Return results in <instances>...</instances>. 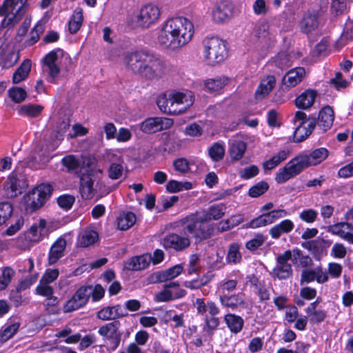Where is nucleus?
I'll use <instances>...</instances> for the list:
<instances>
[{
	"mask_svg": "<svg viewBox=\"0 0 353 353\" xmlns=\"http://www.w3.org/2000/svg\"><path fill=\"white\" fill-rule=\"evenodd\" d=\"M126 315L127 314L121 312V306L120 305H117L113 307H103L97 313L98 318L103 321L116 319Z\"/></svg>",
	"mask_w": 353,
	"mask_h": 353,
	"instance_id": "a878e982",
	"label": "nucleus"
},
{
	"mask_svg": "<svg viewBox=\"0 0 353 353\" xmlns=\"http://www.w3.org/2000/svg\"><path fill=\"white\" fill-rule=\"evenodd\" d=\"M89 293H90V290L85 286L79 288L72 297L64 305V312H70L85 305L90 299Z\"/></svg>",
	"mask_w": 353,
	"mask_h": 353,
	"instance_id": "9d476101",
	"label": "nucleus"
},
{
	"mask_svg": "<svg viewBox=\"0 0 353 353\" xmlns=\"http://www.w3.org/2000/svg\"><path fill=\"white\" fill-rule=\"evenodd\" d=\"M224 319L232 332L237 334L242 330L244 321L241 316L234 314H228L225 316Z\"/></svg>",
	"mask_w": 353,
	"mask_h": 353,
	"instance_id": "7c9ffc66",
	"label": "nucleus"
},
{
	"mask_svg": "<svg viewBox=\"0 0 353 353\" xmlns=\"http://www.w3.org/2000/svg\"><path fill=\"white\" fill-rule=\"evenodd\" d=\"M194 26L184 17H175L167 20L162 26L157 37L161 46L175 50L188 44L192 39Z\"/></svg>",
	"mask_w": 353,
	"mask_h": 353,
	"instance_id": "f03ea898",
	"label": "nucleus"
},
{
	"mask_svg": "<svg viewBox=\"0 0 353 353\" xmlns=\"http://www.w3.org/2000/svg\"><path fill=\"white\" fill-rule=\"evenodd\" d=\"M185 230L192 234L196 241H201L210 239L214 234V225L204 220L201 216L195 221L188 224Z\"/></svg>",
	"mask_w": 353,
	"mask_h": 353,
	"instance_id": "0eeeda50",
	"label": "nucleus"
},
{
	"mask_svg": "<svg viewBox=\"0 0 353 353\" xmlns=\"http://www.w3.org/2000/svg\"><path fill=\"white\" fill-rule=\"evenodd\" d=\"M128 70L147 80L159 79L166 72V65L159 56L145 50L128 52L123 57Z\"/></svg>",
	"mask_w": 353,
	"mask_h": 353,
	"instance_id": "f257e3e1",
	"label": "nucleus"
},
{
	"mask_svg": "<svg viewBox=\"0 0 353 353\" xmlns=\"http://www.w3.org/2000/svg\"><path fill=\"white\" fill-rule=\"evenodd\" d=\"M43 108V106L40 105H24L21 106L19 110V113L21 115H26L30 117H36L40 114Z\"/></svg>",
	"mask_w": 353,
	"mask_h": 353,
	"instance_id": "a19ab883",
	"label": "nucleus"
},
{
	"mask_svg": "<svg viewBox=\"0 0 353 353\" xmlns=\"http://www.w3.org/2000/svg\"><path fill=\"white\" fill-rule=\"evenodd\" d=\"M226 207L223 204L212 205L202 214L203 219L210 222L212 219L218 220L224 216Z\"/></svg>",
	"mask_w": 353,
	"mask_h": 353,
	"instance_id": "2f4dec72",
	"label": "nucleus"
},
{
	"mask_svg": "<svg viewBox=\"0 0 353 353\" xmlns=\"http://www.w3.org/2000/svg\"><path fill=\"white\" fill-rule=\"evenodd\" d=\"M268 188L269 185L267 182L261 181L250 188L248 194L251 197H258L264 194Z\"/></svg>",
	"mask_w": 353,
	"mask_h": 353,
	"instance_id": "603ef678",
	"label": "nucleus"
},
{
	"mask_svg": "<svg viewBox=\"0 0 353 353\" xmlns=\"http://www.w3.org/2000/svg\"><path fill=\"white\" fill-rule=\"evenodd\" d=\"M317 92L314 90L308 89L301 94L295 99V105L301 109H308L314 103Z\"/></svg>",
	"mask_w": 353,
	"mask_h": 353,
	"instance_id": "5701e85b",
	"label": "nucleus"
},
{
	"mask_svg": "<svg viewBox=\"0 0 353 353\" xmlns=\"http://www.w3.org/2000/svg\"><path fill=\"white\" fill-rule=\"evenodd\" d=\"M268 224H270V218L268 216L267 213H263L259 216L257 218L252 220L248 224V226L252 228H256L267 225Z\"/></svg>",
	"mask_w": 353,
	"mask_h": 353,
	"instance_id": "13d9d810",
	"label": "nucleus"
},
{
	"mask_svg": "<svg viewBox=\"0 0 353 353\" xmlns=\"http://www.w3.org/2000/svg\"><path fill=\"white\" fill-rule=\"evenodd\" d=\"M276 80L274 77L269 76L267 79L262 81L258 87L255 94L256 97L263 98L268 95L275 85Z\"/></svg>",
	"mask_w": 353,
	"mask_h": 353,
	"instance_id": "c9c22d12",
	"label": "nucleus"
},
{
	"mask_svg": "<svg viewBox=\"0 0 353 353\" xmlns=\"http://www.w3.org/2000/svg\"><path fill=\"white\" fill-rule=\"evenodd\" d=\"M342 222L335 223L332 225H330L327 228V231L332 232L334 234L339 236L341 238L349 242L350 239H352V232H345L342 230L343 228Z\"/></svg>",
	"mask_w": 353,
	"mask_h": 353,
	"instance_id": "de8ad7c7",
	"label": "nucleus"
},
{
	"mask_svg": "<svg viewBox=\"0 0 353 353\" xmlns=\"http://www.w3.org/2000/svg\"><path fill=\"white\" fill-rule=\"evenodd\" d=\"M67 241L61 236L58 238L51 245L48 256V263L49 265H53L61 259L65 254Z\"/></svg>",
	"mask_w": 353,
	"mask_h": 353,
	"instance_id": "aec40b11",
	"label": "nucleus"
},
{
	"mask_svg": "<svg viewBox=\"0 0 353 353\" xmlns=\"http://www.w3.org/2000/svg\"><path fill=\"white\" fill-rule=\"evenodd\" d=\"M208 154L213 161L217 162L223 159L225 149L221 143H215L209 148Z\"/></svg>",
	"mask_w": 353,
	"mask_h": 353,
	"instance_id": "37998d69",
	"label": "nucleus"
},
{
	"mask_svg": "<svg viewBox=\"0 0 353 353\" xmlns=\"http://www.w3.org/2000/svg\"><path fill=\"white\" fill-rule=\"evenodd\" d=\"M44 234L45 233L41 231L37 225H32L29 230L28 237L30 241L37 243L43 239Z\"/></svg>",
	"mask_w": 353,
	"mask_h": 353,
	"instance_id": "0e129e2a",
	"label": "nucleus"
},
{
	"mask_svg": "<svg viewBox=\"0 0 353 353\" xmlns=\"http://www.w3.org/2000/svg\"><path fill=\"white\" fill-rule=\"evenodd\" d=\"M221 303L226 307L232 309H235L239 305L245 304L243 295L242 294H237L233 295H221L219 297Z\"/></svg>",
	"mask_w": 353,
	"mask_h": 353,
	"instance_id": "c756f323",
	"label": "nucleus"
},
{
	"mask_svg": "<svg viewBox=\"0 0 353 353\" xmlns=\"http://www.w3.org/2000/svg\"><path fill=\"white\" fill-rule=\"evenodd\" d=\"M43 26L41 23H38L30 32V37L26 42L27 46H32L36 43L39 41L40 35L43 32Z\"/></svg>",
	"mask_w": 353,
	"mask_h": 353,
	"instance_id": "09e8293b",
	"label": "nucleus"
},
{
	"mask_svg": "<svg viewBox=\"0 0 353 353\" xmlns=\"http://www.w3.org/2000/svg\"><path fill=\"white\" fill-rule=\"evenodd\" d=\"M305 74L303 68H296L288 71L283 78V84L288 88H291L300 83Z\"/></svg>",
	"mask_w": 353,
	"mask_h": 353,
	"instance_id": "4be33fe9",
	"label": "nucleus"
},
{
	"mask_svg": "<svg viewBox=\"0 0 353 353\" xmlns=\"http://www.w3.org/2000/svg\"><path fill=\"white\" fill-rule=\"evenodd\" d=\"M59 274V272L58 269H48L42 276L40 283L49 284L55 281L58 278Z\"/></svg>",
	"mask_w": 353,
	"mask_h": 353,
	"instance_id": "e2e57ef3",
	"label": "nucleus"
},
{
	"mask_svg": "<svg viewBox=\"0 0 353 353\" xmlns=\"http://www.w3.org/2000/svg\"><path fill=\"white\" fill-rule=\"evenodd\" d=\"M9 97L15 103H20L23 102L26 97V91L20 87H12L8 91Z\"/></svg>",
	"mask_w": 353,
	"mask_h": 353,
	"instance_id": "79ce46f5",
	"label": "nucleus"
},
{
	"mask_svg": "<svg viewBox=\"0 0 353 353\" xmlns=\"http://www.w3.org/2000/svg\"><path fill=\"white\" fill-rule=\"evenodd\" d=\"M171 101L170 97H166L165 94H163L159 97L157 101V104L160 109V110L164 113L168 112H176V110H172V108H168L170 102Z\"/></svg>",
	"mask_w": 353,
	"mask_h": 353,
	"instance_id": "bf43d9fd",
	"label": "nucleus"
},
{
	"mask_svg": "<svg viewBox=\"0 0 353 353\" xmlns=\"http://www.w3.org/2000/svg\"><path fill=\"white\" fill-rule=\"evenodd\" d=\"M185 294L186 292L183 289L172 291L163 288V290L156 294L155 300L158 302H167L173 299L182 298L185 296Z\"/></svg>",
	"mask_w": 353,
	"mask_h": 353,
	"instance_id": "cd10ccee",
	"label": "nucleus"
},
{
	"mask_svg": "<svg viewBox=\"0 0 353 353\" xmlns=\"http://www.w3.org/2000/svg\"><path fill=\"white\" fill-rule=\"evenodd\" d=\"M331 244L330 240L316 238L314 240L303 242L301 247L310 252L315 259L320 260L326 254V250Z\"/></svg>",
	"mask_w": 353,
	"mask_h": 353,
	"instance_id": "f8f14e48",
	"label": "nucleus"
},
{
	"mask_svg": "<svg viewBox=\"0 0 353 353\" xmlns=\"http://www.w3.org/2000/svg\"><path fill=\"white\" fill-rule=\"evenodd\" d=\"M259 168L256 165H252L243 168L240 172V177L244 179H249L256 176L259 174Z\"/></svg>",
	"mask_w": 353,
	"mask_h": 353,
	"instance_id": "338daca9",
	"label": "nucleus"
},
{
	"mask_svg": "<svg viewBox=\"0 0 353 353\" xmlns=\"http://www.w3.org/2000/svg\"><path fill=\"white\" fill-rule=\"evenodd\" d=\"M19 327V323H13L7 327H6L2 332L0 333V341L5 342L10 339L18 330Z\"/></svg>",
	"mask_w": 353,
	"mask_h": 353,
	"instance_id": "864d4df0",
	"label": "nucleus"
},
{
	"mask_svg": "<svg viewBox=\"0 0 353 353\" xmlns=\"http://www.w3.org/2000/svg\"><path fill=\"white\" fill-rule=\"evenodd\" d=\"M290 154L288 150H281L277 154L274 155L271 159L265 161L263 163V167L265 170H272L282 161H285Z\"/></svg>",
	"mask_w": 353,
	"mask_h": 353,
	"instance_id": "f704fd0d",
	"label": "nucleus"
},
{
	"mask_svg": "<svg viewBox=\"0 0 353 353\" xmlns=\"http://www.w3.org/2000/svg\"><path fill=\"white\" fill-rule=\"evenodd\" d=\"M165 249H173L176 252L185 250L190 245V239L188 235V232L184 227L183 231L179 234L169 233L162 239L161 242Z\"/></svg>",
	"mask_w": 353,
	"mask_h": 353,
	"instance_id": "6e6552de",
	"label": "nucleus"
},
{
	"mask_svg": "<svg viewBox=\"0 0 353 353\" xmlns=\"http://www.w3.org/2000/svg\"><path fill=\"white\" fill-rule=\"evenodd\" d=\"M173 166L176 171L181 174H186L190 171L189 162L185 158H179L174 160Z\"/></svg>",
	"mask_w": 353,
	"mask_h": 353,
	"instance_id": "680f3d73",
	"label": "nucleus"
},
{
	"mask_svg": "<svg viewBox=\"0 0 353 353\" xmlns=\"http://www.w3.org/2000/svg\"><path fill=\"white\" fill-rule=\"evenodd\" d=\"M28 0H4L1 6H0V15L8 17L12 14V17L8 19V23L6 26H10L12 21H19L28 9Z\"/></svg>",
	"mask_w": 353,
	"mask_h": 353,
	"instance_id": "423d86ee",
	"label": "nucleus"
},
{
	"mask_svg": "<svg viewBox=\"0 0 353 353\" xmlns=\"http://www.w3.org/2000/svg\"><path fill=\"white\" fill-rule=\"evenodd\" d=\"M83 19V9L77 8L68 23V28L71 34H75L80 29Z\"/></svg>",
	"mask_w": 353,
	"mask_h": 353,
	"instance_id": "473e14b6",
	"label": "nucleus"
},
{
	"mask_svg": "<svg viewBox=\"0 0 353 353\" xmlns=\"http://www.w3.org/2000/svg\"><path fill=\"white\" fill-rule=\"evenodd\" d=\"M329 152L325 148L313 150L309 154H300L290 160L283 168L276 173L275 181L278 183H283L296 175L305 168L316 165L324 161Z\"/></svg>",
	"mask_w": 353,
	"mask_h": 353,
	"instance_id": "7ed1b4c3",
	"label": "nucleus"
},
{
	"mask_svg": "<svg viewBox=\"0 0 353 353\" xmlns=\"http://www.w3.org/2000/svg\"><path fill=\"white\" fill-rule=\"evenodd\" d=\"M318 212L313 209L304 210L299 214L300 219L308 223H314L316 220Z\"/></svg>",
	"mask_w": 353,
	"mask_h": 353,
	"instance_id": "052dcab7",
	"label": "nucleus"
},
{
	"mask_svg": "<svg viewBox=\"0 0 353 353\" xmlns=\"http://www.w3.org/2000/svg\"><path fill=\"white\" fill-rule=\"evenodd\" d=\"M292 274V265H276L275 266L270 274L274 278H277L280 280L287 279L291 276Z\"/></svg>",
	"mask_w": 353,
	"mask_h": 353,
	"instance_id": "ea45409f",
	"label": "nucleus"
},
{
	"mask_svg": "<svg viewBox=\"0 0 353 353\" xmlns=\"http://www.w3.org/2000/svg\"><path fill=\"white\" fill-rule=\"evenodd\" d=\"M173 124V120L169 118L151 117L141 123L140 129L144 133L151 134L169 129Z\"/></svg>",
	"mask_w": 353,
	"mask_h": 353,
	"instance_id": "1a4fd4ad",
	"label": "nucleus"
},
{
	"mask_svg": "<svg viewBox=\"0 0 353 353\" xmlns=\"http://www.w3.org/2000/svg\"><path fill=\"white\" fill-rule=\"evenodd\" d=\"M246 143L242 141H234L230 145L229 152L234 160H239L243 156L246 150Z\"/></svg>",
	"mask_w": 353,
	"mask_h": 353,
	"instance_id": "4c0bfd02",
	"label": "nucleus"
},
{
	"mask_svg": "<svg viewBox=\"0 0 353 353\" xmlns=\"http://www.w3.org/2000/svg\"><path fill=\"white\" fill-rule=\"evenodd\" d=\"M106 158L110 162V165L108 169V177L111 179L116 180L121 178L123 172V161L121 156H118L112 152L106 153Z\"/></svg>",
	"mask_w": 353,
	"mask_h": 353,
	"instance_id": "6ab92c4d",
	"label": "nucleus"
},
{
	"mask_svg": "<svg viewBox=\"0 0 353 353\" xmlns=\"http://www.w3.org/2000/svg\"><path fill=\"white\" fill-rule=\"evenodd\" d=\"M228 83L226 77H216L209 79L205 81V88L211 92H214L222 89Z\"/></svg>",
	"mask_w": 353,
	"mask_h": 353,
	"instance_id": "58836bf2",
	"label": "nucleus"
},
{
	"mask_svg": "<svg viewBox=\"0 0 353 353\" xmlns=\"http://www.w3.org/2000/svg\"><path fill=\"white\" fill-rule=\"evenodd\" d=\"M334 114L333 109L327 105L323 108L319 114L317 127L323 132L330 129L333 125Z\"/></svg>",
	"mask_w": 353,
	"mask_h": 353,
	"instance_id": "412c9836",
	"label": "nucleus"
},
{
	"mask_svg": "<svg viewBox=\"0 0 353 353\" xmlns=\"http://www.w3.org/2000/svg\"><path fill=\"white\" fill-rule=\"evenodd\" d=\"M241 245L239 243H232L229 245L226 261L228 263L237 264L242 261V254L240 252Z\"/></svg>",
	"mask_w": 353,
	"mask_h": 353,
	"instance_id": "72a5a7b5",
	"label": "nucleus"
},
{
	"mask_svg": "<svg viewBox=\"0 0 353 353\" xmlns=\"http://www.w3.org/2000/svg\"><path fill=\"white\" fill-rule=\"evenodd\" d=\"M170 97L171 101L176 103L185 104L187 102H191V106L194 103V96L191 92L188 93H182V92H175L172 94H170Z\"/></svg>",
	"mask_w": 353,
	"mask_h": 353,
	"instance_id": "a18cd8bd",
	"label": "nucleus"
},
{
	"mask_svg": "<svg viewBox=\"0 0 353 353\" xmlns=\"http://www.w3.org/2000/svg\"><path fill=\"white\" fill-rule=\"evenodd\" d=\"M318 26V14L315 12L306 13L300 22L301 31L306 34L312 32L317 28Z\"/></svg>",
	"mask_w": 353,
	"mask_h": 353,
	"instance_id": "393cba45",
	"label": "nucleus"
},
{
	"mask_svg": "<svg viewBox=\"0 0 353 353\" xmlns=\"http://www.w3.org/2000/svg\"><path fill=\"white\" fill-rule=\"evenodd\" d=\"M28 186L22 176L19 177L12 174L4 183V189L7 197L14 198L23 192V190Z\"/></svg>",
	"mask_w": 353,
	"mask_h": 353,
	"instance_id": "2eb2a0df",
	"label": "nucleus"
},
{
	"mask_svg": "<svg viewBox=\"0 0 353 353\" xmlns=\"http://www.w3.org/2000/svg\"><path fill=\"white\" fill-rule=\"evenodd\" d=\"M135 222V214L133 212H127L118 217L117 226L121 230H126L134 225Z\"/></svg>",
	"mask_w": 353,
	"mask_h": 353,
	"instance_id": "e433bc0d",
	"label": "nucleus"
},
{
	"mask_svg": "<svg viewBox=\"0 0 353 353\" xmlns=\"http://www.w3.org/2000/svg\"><path fill=\"white\" fill-rule=\"evenodd\" d=\"M12 212V206L10 203L2 202L0 203V215L4 222H6L10 218Z\"/></svg>",
	"mask_w": 353,
	"mask_h": 353,
	"instance_id": "69168bd1",
	"label": "nucleus"
},
{
	"mask_svg": "<svg viewBox=\"0 0 353 353\" xmlns=\"http://www.w3.org/2000/svg\"><path fill=\"white\" fill-rule=\"evenodd\" d=\"M75 201V197L70 194H63L58 197L57 203L63 209L70 210Z\"/></svg>",
	"mask_w": 353,
	"mask_h": 353,
	"instance_id": "6e6d98bb",
	"label": "nucleus"
},
{
	"mask_svg": "<svg viewBox=\"0 0 353 353\" xmlns=\"http://www.w3.org/2000/svg\"><path fill=\"white\" fill-rule=\"evenodd\" d=\"M95 174L92 171L83 173L80 177L79 190L82 199L88 200L94 197L97 189L93 188Z\"/></svg>",
	"mask_w": 353,
	"mask_h": 353,
	"instance_id": "dca6fc26",
	"label": "nucleus"
},
{
	"mask_svg": "<svg viewBox=\"0 0 353 353\" xmlns=\"http://www.w3.org/2000/svg\"><path fill=\"white\" fill-rule=\"evenodd\" d=\"M59 53L63 55V51L60 48H58L56 50H52L47 54L42 60L44 66H46L48 70V77L47 80L51 83H55L56 77L60 72V68L56 63Z\"/></svg>",
	"mask_w": 353,
	"mask_h": 353,
	"instance_id": "ddd939ff",
	"label": "nucleus"
},
{
	"mask_svg": "<svg viewBox=\"0 0 353 353\" xmlns=\"http://www.w3.org/2000/svg\"><path fill=\"white\" fill-rule=\"evenodd\" d=\"M181 265H176L164 271H159L150 274L148 277V282L150 283H158L166 282L179 276L183 271Z\"/></svg>",
	"mask_w": 353,
	"mask_h": 353,
	"instance_id": "a211bd4d",
	"label": "nucleus"
},
{
	"mask_svg": "<svg viewBox=\"0 0 353 353\" xmlns=\"http://www.w3.org/2000/svg\"><path fill=\"white\" fill-rule=\"evenodd\" d=\"M347 9L346 0H332L331 12L336 16L343 14Z\"/></svg>",
	"mask_w": 353,
	"mask_h": 353,
	"instance_id": "5fc2aeb1",
	"label": "nucleus"
},
{
	"mask_svg": "<svg viewBox=\"0 0 353 353\" xmlns=\"http://www.w3.org/2000/svg\"><path fill=\"white\" fill-rule=\"evenodd\" d=\"M160 10L153 4H148L143 7L137 17V23L139 26L148 28L155 23L159 18Z\"/></svg>",
	"mask_w": 353,
	"mask_h": 353,
	"instance_id": "9b49d317",
	"label": "nucleus"
},
{
	"mask_svg": "<svg viewBox=\"0 0 353 353\" xmlns=\"http://www.w3.org/2000/svg\"><path fill=\"white\" fill-rule=\"evenodd\" d=\"M85 288L90 290V297H92L93 301H98L104 296L105 290L100 284H97L94 288L92 285Z\"/></svg>",
	"mask_w": 353,
	"mask_h": 353,
	"instance_id": "4d7b16f0",
	"label": "nucleus"
},
{
	"mask_svg": "<svg viewBox=\"0 0 353 353\" xmlns=\"http://www.w3.org/2000/svg\"><path fill=\"white\" fill-rule=\"evenodd\" d=\"M31 70V61L29 59L24 60L16 70L12 76V83H19L24 81L29 75Z\"/></svg>",
	"mask_w": 353,
	"mask_h": 353,
	"instance_id": "c85d7f7f",
	"label": "nucleus"
},
{
	"mask_svg": "<svg viewBox=\"0 0 353 353\" xmlns=\"http://www.w3.org/2000/svg\"><path fill=\"white\" fill-rule=\"evenodd\" d=\"M234 14V6L228 1L216 4L212 10V19L216 23H223L229 20Z\"/></svg>",
	"mask_w": 353,
	"mask_h": 353,
	"instance_id": "f3484780",
	"label": "nucleus"
},
{
	"mask_svg": "<svg viewBox=\"0 0 353 353\" xmlns=\"http://www.w3.org/2000/svg\"><path fill=\"white\" fill-rule=\"evenodd\" d=\"M192 185L190 182H179L175 180L170 181L166 185V189L170 192H177L183 190H190Z\"/></svg>",
	"mask_w": 353,
	"mask_h": 353,
	"instance_id": "c03bdc74",
	"label": "nucleus"
},
{
	"mask_svg": "<svg viewBox=\"0 0 353 353\" xmlns=\"http://www.w3.org/2000/svg\"><path fill=\"white\" fill-rule=\"evenodd\" d=\"M151 259L152 256L148 254L132 257L126 263L125 268L132 271L143 270L150 265Z\"/></svg>",
	"mask_w": 353,
	"mask_h": 353,
	"instance_id": "b1692460",
	"label": "nucleus"
},
{
	"mask_svg": "<svg viewBox=\"0 0 353 353\" xmlns=\"http://www.w3.org/2000/svg\"><path fill=\"white\" fill-rule=\"evenodd\" d=\"M203 46L205 59L210 65L221 63L228 56L225 43L218 37L205 38Z\"/></svg>",
	"mask_w": 353,
	"mask_h": 353,
	"instance_id": "20e7f679",
	"label": "nucleus"
},
{
	"mask_svg": "<svg viewBox=\"0 0 353 353\" xmlns=\"http://www.w3.org/2000/svg\"><path fill=\"white\" fill-rule=\"evenodd\" d=\"M294 227V225L291 220L285 219L273 226L270 230L269 233L272 239H277L282 234L290 232Z\"/></svg>",
	"mask_w": 353,
	"mask_h": 353,
	"instance_id": "bb28decb",
	"label": "nucleus"
},
{
	"mask_svg": "<svg viewBox=\"0 0 353 353\" xmlns=\"http://www.w3.org/2000/svg\"><path fill=\"white\" fill-rule=\"evenodd\" d=\"M98 233L94 230L85 231L81 235L79 243L82 247H88L94 243L98 239Z\"/></svg>",
	"mask_w": 353,
	"mask_h": 353,
	"instance_id": "49530a36",
	"label": "nucleus"
},
{
	"mask_svg": "<svg viewBox=\"0 0 353 353\" xmlns=\"http://www.w3.org/2000/svg\"><path fill=\"white\" fill-rule=\"evenodd\" d=\"M53 188L50 184H41L30 192L25 197V208L32 213L44 205L52 194Z\"/></svg>",
	"mask_w": 353,
	"mask_h": 353,
	"instance_id": "39448f33",
	"label": "nucleus"
},
{
	"mask_svg": "<svg viewBox=\"0 0 353 353\" xmlns=\"http://www.w3.org/2000/svg\"><path fill=\"white\" fill-rule=\"evenodd\" d=\"M309 136L310 132L306 130V126L303 123H299L294 132L293 141L295 143L302 142Z\"/></svg>",
	"mask_w": 353,
	"mask_h": 353,
	"instance_id": "3c124183",
	"label": "nucleus"
},
{
	"mask_svg": "<svg viewBox=\"0 0 353 353\" xmlns=\"http://www.w3.org/2000/svg\"><path fill=\"white\" fill-rule=\"evenodd\" d=\"M119 321H113L102 325L99 329V334L108 339L113 349H116L121 341V333L119 331Z\"/></svg>",
	"mask_w": 353,
	"mask_h": 353,
	"instance_id": "4468645a",
	"label": "nucleus"
},
{
	"mask_svg": "<svg viewBox=\"0 0 353 353\" xmlns=\"http://www.w3.org/2000/svg\"><path fill=\"white\" fill-rule=\"evenodd\" d=\"M14 274V270L9 267L2 270L1 274L0 275V290H4L8 285Z\"/></svg>",
	"mask_w": 353,
	"mask_h": 353,
	"instance_id": "8fccbe9b",
	"label": "nucleus"
},
{
	"mask_svg": "<svg viewBox=\"0 0 353 353\" xmlns=\"http://www.w3.org/2000/svg\"><path fill=\"white\" fill-rule=\"evenodd\" d=\"M265 241V238L263 235L259 234L255 238L250 240L245 244V247L247 249L254 251L260 246H261Z\"/></svg>",
	"mask_w": 353,
	"mask_h": 353,
	"instance_id": "774afa93",
	"label": "nucleus"
}]
</instances>
